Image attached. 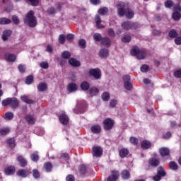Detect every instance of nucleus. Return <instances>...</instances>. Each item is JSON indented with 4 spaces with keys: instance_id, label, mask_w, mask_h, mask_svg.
Instances as JSON below:
<instances>
[{
    "instance_id": "57",
    "label": "nucleus",
    "mask_w": 181,
    "mask_h": 181,
    "mask_svg": "<svg viewBox=\"0 0 181 181\" xmlns=\"http://www.w3.org/2000/svg\"><path fill=\"white\" fill-rule=\"evenodd\" d=\"M173 12H178L180 13L181 12V7L180 5L179 4H175L173 7Z\"/></svg>"
},
{
    "instance_id": "52",
    "label": "nucleus",
    "mask_w": 181,
    "mask_h": 181,
    "mask_svg": "<svg viewBox=\"0 0 181 181\" xmlns=\"http://www.w3.org/2000/svg\"><path fill=\"white\" fill-rule=\"evenodd\" d=\"M7 144L11 148H14V146H15V140L13 139H8L7 140Z\"/></svg>"
},
{
    "instance_id": "39",
    "label": "nucleus",
    "mask_w": 181,
    "mask_h": 181,
    "mask_svg": "<svg viewBox=\"0 0 181 181\" xmlns=\"http://www.w3.org/2000/svg\"><path fill=\"white\" fill-rule=\"evenodd\" d=\"M93 39L94 40H95L96 42H102L103 41V37L101 36V34L100 33H95L93 35Z\"/></svg>"
},
{
    "instance_id": "18",
    "label": "nucleus",
    "mask_w": 181,
    "mask_h": 181,
    "mask_svg": "<svg viewBox=\"0 0 181 181\" xmlns=\"http://www.w3.org/2000/svg\"><path fill=\"white\" fill-rule=\"evenodd\" d=\"M18 161L19 162L20 166H21V168H25V166L28 165V161L23 156H18Z\"/></svg>"
},
{
    "instance_id": "21",
    "label": "nucleus",
    "mask_w": 181,
    "mask_h": 181,
    "mask_svg": "<svg viewBox=\"0 0 181 181\" xmlns=\"http://www.w3.org/2000/svg\"><path fill=\"white\" fill-rule=\"evenodd\" d=\"M160 153L161 156H169V149L168 148H160Z\"/></svg>"
},
{
    "instance_id": "46",
    "label": "nucleus",
    "mask_w": 181,
    "mask_h": 181,
    "mask_svg": "<svg viewBox=\"0 0 181 181\" xmlns=\"http://www.w3.org/2000/svg\"><path fill=\"white\" fill-rule=\"evenodd\" d=\"M33 176L35 179H39V177H40V173H39V170L34 169L33 170Z\"/></svg>"
},
{
    "instance_id": "19",
    "label": "nucleus",
    "mask_w": 181,
    "mask_h": 181,
    "mask_svg": "<svg viewBox=\"0 0 181 181\" xmlns=\"http://www.w3.org/2000/svg\"><path fill=\"white\" fill-rule=\"evenodd\" d=\"M21 100H23V103H25V104H29L30 105H31L32 104H35V101L29 99V98H28V96L26 95H22L21 97Z\"/></svg>"
},
{
    "instance_id": "51",
    "label": "nucleus",
    "mask_w": 181,
    "mask_h": 181,
    "mask_svg": "<svg viewBox=\"0 0 181 181\" xmlns=\"http://www.w3.org/2000/svg\"><path fill=\"white\" fill-rule=\"evenodd\" d=\"M9 132H10L9 128H4L0 130L1 135H6L7 134H9Z\"/></svg>"
},
{
    "instance_id": "25",
    "label": "nucleus",
    "mask_w": 181,
    "mask_h": 181,
    "mask_svg": "<svg viewBox=\"0 0 181 181\" xmlns=\"http://www.w3.org/2000/svg\"><path fill=\"white\" fill-rule=\"evenodd\" d=\"M132 23L129 21H126L122 23V28L124 29V30H129L131 29Z\"/></svg>"
},
{
    "instance_id": "31",
    "label": "nucleus",
    "mask_w": 181,
    "mask_h": 181,
    "mask_svg": "<svg viewBox=\"0 0 181 181\" xmlns=\"http://www.w3.org/2000/svg\"><path fill=\"white\" fill-rule=\"evenodd\" d=\"M122 42L123 43H129L131 42V35H124L122 37Z\"/></svg>"
},
{
    "instance_id": "10",
    "label": "nucleus",
    "mask_w": 181,
    "mask_h": 181,
    "mask_svg": "<svg viewBox=\"0 0 181 181\" xmlns=\"http://www.w3.org/2000/svg\"><path fill=\"white\" fill-rule=\"evenodd\" d=\"M69 64L71 66H73V67H80V66H81V64L80 63V61H78L74 58L69 59Z\"/></svg>"
},
{
    "instance_id": "29",
    "label": "nucleus",
    "mask_w": 181,
    "mask_h": 181,
    "mask_svg": "<svg viewBox=\"0 0 181 181\" xmlns=\"http://www.w3.org/2000/svg\"><path fill=\"white\" fill-rule=\"evenodd\" d=\"M119 153L121 158H125L129 153V151L127 148H122L119 150Z\"/></svg>"
},
{
    "instance_id": "36",
    "label": "nucleus",
    "mask_w": 181,
    "mask_h": 181,
    "mask_svg": "<svg viewBox=\"0 0 181 181\" xmlns=\"http://www.w3.org/2000/svg\"><path fill=\"white\" fill-rule=\"evenodd\" d=\"M8 62H13L15 60H16V55L13 54H9L6 56Z\"/></svg>"
},
{
    "instance_id": "55",
    "label": "nucleus",
    "mask_w": 181,
    "mask_h": 181,
    "mask_svg": "<svg viewBox=\"0 0 181 181\" xmlns=\"http://www.w3.org/2000/svg\"><path fill=\"white\" fill-rule=\"evenodd\" d=\"M169 36H170V37H173V38L176 37L177 36V33L175 30H171L169 32Z\"/></svg>"
},
{
    "instance_id": "56",
    "label": "nucleus",
    "mask_w": 181,
    "mask_h": 181,
    "mask_svg": "<svg viewBox=\"0 0 181 181\" xmlns=\"http://www.w3.org/2000/svg\"><path fill=\"white\" fill-rule=\"evenodd\" d=\"M129 141L132 145H138V139L136 137H130Z\"/></svg>"
},
{
    "instance_id": "23",
    "label": "nucleus",
    "mask_w": 181,
    "mask_h": 181,
    "mask_svg": "<svg viewBox=\"0 0 181 181\" xmlns=\"http://www.w3.org/2000/svg\"><path fill=\"white\" fill-rule=\"evenodd\" d=\"M157 175H159L161 177L166 176V172L165 171V168L160 166L157 170Z\"/></svg>"
},
{
    "instance_id": "8",
    "label": "nucleus",
    "mask_w": 181,
    "mask_h": 181,
    "mask_svg": "<svg viewBox=\"0 0 181 181\" xmlns=\"http://www.w3.org/2000/svg\"><path fill=\"white\" fill-rule=\"evenodd\" d=\"M59 121L62 125H67L69 124V117L64 113H62L59 117Z\"/></svg>"
},
{
    "instance_id": "45",
    "label": "nucleus",
    "mask_w": 181,
    "mask_h": 181,
    "mask_svg": "<svg viewBox=\"0 0 181 181\" xmlns=\"http://www.w3.org/2000/svg\"><path fill=\"white\" fill-rule=\"evenodd\" d=\"M102 100L103 101H108L110 100V93L108 92H105L102 94Z\"/></svg>"
},
{
    "instance_id": "64",
    "label": "nucleus",
    "mask_w": 181,
    "mask_h": 181,
    "mask_svg": "<svg viewBox=\"0 0 181 181\" xmlns=\"http://www.w3.org/2000/svg\"><path fill=\"white\" fill-rule=\"evenodd\" d=\"M174 76L175 77H176L177 78H181V69H179L177 71H176L174 73Z\"/></svg>"
},
{
    "instance_id": "47",
    "label": "nucleus",
    "mask_w": 181,
    "mask_h": 181,
    "mask_svg": "<svg viewBox=\"0 0 181 181\" xmlns=\"http://www.w3.org/2000/svg\"><path fill=\"white\" fill-rule=\"evenodd\" d=\"M79 169V172L80 173H81V175H84V173H86V172H87V168H86V165H81L78 168Z\"/></svg>"
},
{
    "instance_id": "28",
    "label": "nucleus",
    "mask_w": 181,
    "mask_h": 181,
    "mask_svg": "<svg viewBox=\"0 0 181 181\" xmlns=\"http://www.w3.org/2000/svg\"><path fill=\"white\" fill-rule=\"evenodd\" d=\"M95 22L96 26L98 28V29H103V28H104V25L101 24V18H100V16H95Z\"/></svg>"
},
{
    "instance_id": "34",
    "label": "nucleus",
    "mask_w": 181,
    "mask_h": 181,
    "mask_svg": "<svg viewBox=\"0 0 181 181\" xmlns=\"http://www.w3.org/2000/svg\"><path fill=\"white\" fill-rule=\"evenodd\" d=\"M11 20L5 17L0 18V25H9Z\"/></svg>"
},
{
    "instance_id": "26",
    "label": "nucleus",
    "mask_w": 181,
    "mask_h": 181,
    "mask_svg": "<svg viewBox=\"0 0 181 181\" xmlns=\"http://www.w3.org/2000/svg\"><path fill=\"white\" fill-rule=\"evenodd\" d=\"M25 121L28 122V124H31V125H33L35 124V117L30 115H27L25 116Z\"/></svg>"
},
{
    "instance_id": "41",
    "label": "nucleus",
    "mask_w": 181,
    "mask_h": 181,
    "mask_svg": "<svg viewBox=\"0 0 181 181\" xmlns=\"http://www.w3.org/2000/svg\"><path fill=\"white\" fill-rule=\"evenodd\" d=\"M99 15H106L108 13V8L106 7L101 8L98 10Z\"/></svg>"
},
{
    "instance_id": "50",
    "label": "nucleus",
    "mask_w": 181,
    "mask_h": 181,
    "mask_svg": "<svg viewBox=\"0 0 181 181\" xmlns=\"http://www.w3.org/2000/svg\"><path fill=\"white\" fill-rule=\"evenodd\" d=\"M33 83V76L30 75L25 79L26 84H32Z\"/></svg>"
},
{
    "instance_id": "16",
    "label": "nucleus",
    "mask_w": 181,
    "mask_h": 181,
    "mask_svg": "<svg viewBox=\"0 0 181 181\" xmlns=\"http://www.w3.org/2000/svg\"><path fill=\"white\" fill-rule=\"evenodd\" d=\"M4 173L6 175H7V176L13 175V173H15V167L10 166V167L5 168Z\"/></svg>"
},
{
    "instance_id": "38",
    "label": "nucleus",
    "mask_w": 181,
    "mask_h": 181,
    "mask_svg": "<svg viewBox=\"0 0 181 181\" xmlns=\"http://www.w3.org/2000/svg\"><path fill=\"white\" fill-rule=\"evenodd\" d=\"M28 4L32 6H39V0H25Z\"/></svg>"
},
{
    "instance_id": "30",
    "label": "nucleus",
    "mask_w": 181,
    "mask_h": 181,
    "mask_svg": "<svg viewBox=\"0 0 181 181\" xmlns=\"http://www.w3.org/2000/svg\"><path fill=\"white\" fill-rule=\"evenodd\" d=\"M149 163L151 165V166H159V160L156 159V158H151L149 160Z\"/></svg>"
},
{
    "instance_id": "60",
    "label": "nucleus",
    "mask_w": 181,
    "mask_h": 181,
    "mask_svg": "<svg viewBox=\"0 0 181 181\" xmlns=\"http://www.w3.org/2000/svg\"><path fill=\"white\" fill-rule=\"evenodd\" d=\"M11 19H12L13 23H15V25H19V18H18V16H13Z\"/></svg>"
},
{
    "instance_id": "5",
    "label": "nucleus",
    "mask_w": 181,
    "mask_h": 181,
    "mask_svg": "<svg viewBox=\"0 0 181 181\" xmlns=\"http://www.w3.org/2000/svg\"><path fill=\"white\" fill-rule=\"evenodd\" d=\"M92 153L95 158H100L103 155V148L101 147H93L92 148Z\"/></svg>"
},
{
    "instance_id": "33",
    "label": "nucleus",
    "mask_w": 181,
    "mask_h": 181,
    "mask_svg": "<svg viewBox=\"0 0 181 181\" xmlns=\"http://www.w3.org/2000/svg\"><path fill=\"white\" fill-rule=\"evenodd\" d=\"M169 165L172 170H177L179 169V165L175 161L170 162Z\"/></svg>"
},
{
    "instance_id": "2",
    "label": "nucleus",
    "mask_w": 181,
    "mask_h": 181,
    "mask_svg": "<svg viewBox=\"0 0 181 181\" xmlns=\"http://www.w3.org/2000/svg\"><path fill=\"white\" fill-rule=\"evenodd\" d=\"M24 23L30 26V28H35L37 25V21L36 17H35V13L33 11H30L26 13L24 18Z\"/></svg>"
},
{
    "instance_id": "9",
    "label": "nucleus",
    "mask_w": 181,
    "mask_h": 181,
    "mask_svg": "<svg viewBox=\"0 0 181 181\" xmlns=\"http://www.w3.org/2000/svg\"><path fill=\"white\" fill-rule=\"evenodd\" d=\"M119 174L116 170H112V175L108 177L107 181H117Z\"/></svg>"
},
{
    "instance_id": "11",
    "label": "nucleus",
    "mask_w": 181,
    "mask_h": 181,
    "mask_svg": "<svg viewBox=\"0 0 181 181\" xmlns=\"http://www.w3.org/2000/svg\"><path fill=\"white\" fill-rule=\"evenodd\" d=\"M67 90L69 93H74L77 91V85L74 83H71L68 85Z\"/></svg>"
},
{
    "instance_id": "22",
    "label": "nucleus",
    "mask_w": 181,
    "mask_h": 181,
    "mask_svg": "<svg viewBox=\"0 0 181 181\" xmlns=\"http://www.w3.org/2000/svg\"><path fill=\"white\" fill-rule=\"evenodd\" d=\"M37 90L38 91H46L47 90V85L45 83H39L37 86Z\"/></svg>"
},
{
    "instance_id": "27",
    "label": "nucleus",
    "mask_w": 181,
    "mask_h": 181,
    "mask_svg": "<svg viewBox=\"0 0 181 181\" xmlns=\"http://www.w3.org/2000/svg\"><path fill=\"white\" fill-rule=\"evenodd\" d=\"M81 88L83 90V91H87L88 88H90V83L87 81H83L81 84Z\"/></svg>"
},
{
    "instance_id": "32",
    "label": "nucleus",
    "mask_w": 181,
    "mask_h": 181,
    "mask_svg": "<svg viewBox=\"0 0 181 181\" xmlns=\"http://www.w3.org/2000/svg\"><path fill=\"white\" fill-rule=\"evenodd\" d=\"M13 113L11 112H8L4 115V118L5 119H7V121H11V119H13Z\"/></svg>"
},
{
    "instance_id": "61",
    "label": "nucleus",
    "mask_w": 181,
    "mask_h": 181,
    "mask_svg": "<svg viewBox=\"0 0 181 181\" xmlns=\"http://www.w3.org/2000/svg\"><path fill=\"white\" fill-rule=\"evenodd\" d=\"M66 181H76V178L74 177V175H69L66 177Z\"/></svg>"
},
{
    "instance_id": "20",
    "label": "nucleus",
    "mask_w": 181,
    "mask_h": 181,
    "mask_svg": "<svg viewBox=\"0 0 181 181\" xmlns=\"http://www.w3.org/2000/svg\"><path fill=\"white\" fill-rule=\"evenodd\" d=\"M101 45L105 46V47H109V46H111V40L109 37L103 38Z\"/></svg>"
},
{
    "instance_id": "49",
    "label": "nucleus",
    "mask_w": 181,
    "mask_h": 181,
    "mask_svg": "<svg viewBox=\"0 0 181 181\" xmlns=\"http://www.w3.org/2000/svg\"><path fill=\"white\" fill-rule=\"evenodd\" d=\"M140 69H141V71H142V73H146L149 70V66H148L146 64H144L141 66Z\"/></svg>"
},
{
    "instance_id": "37",
    "label": "nucleus",
    "mask_w": 181,
    "mask_h": 181,
    "mask_svg": "<svg viewBox=\"0 0 181 181\" xmlns=\"http://www.w3.org/2000/svg\"><path fill=\"white\" fill-rule=\"evenodd\" d=\"M12 103V98H8L6 100H2L1 104L4 107H6L7 105H10Z\"/></svg>"
},
{
    "instance_id": "14",
    "label": "nucleus",
    "mask_w": 181,
    "mask_h": 181,
    "mask_svg": "<svg viewBox=\"0 0 181 181\" xmlns=\"http://www.w3.org/2000/svg\"><path fill=\"white\" fill-rule=\"evenodd\" d=\"M151 145L152 144H151V141H149L148 140H144L141 143V146L143 149H149V148H151Z\"/></svg>"
},
{
    "instance_id": "53",
    "label": "nucleus",
    "mask_w": 181,
    "mask_h": 181,
    "mask_svg": "<svg viewBox=\"0 0 181 181\" xmlns=\"http://www.w3.org/2000/svg\"><path fill=\"white\" fill-rule=\"evenodd\" d=\"M78 45L81 46V49H86V40L81 39L78 41Z\"/></svg>"
},
{
    "instance_id": "40",
    "label": "nucleus",
    "mask_w": 181,
    "mask_h": 181,
    "mask_svg": "<svg viewBox=\"0 0 181 181\" xmlns=\"http://www.w3.org/2000/svg\"><path fill=\"white\" fill-rule=\"evenodd\" d=\"M181 18V14L179 12L173 11V18L174 21H179Z\"/></svg>"
},
{
    "instance_id": "48",
    "label": "nucleus",
    "mask_w": 181,
    "mask_h": 181,
    "mask_svg": "<svg viewBox=\"0 0 181 181\" xmlns=\"http://www.w3.org/2000/svg\"><path fill=\"white\" fill-rule=\"evenodd\" d=\"M47 12L49 15H54V13H56V12H57V11L56 10V8H54V7H49L47 8Z\"/></svg>"
},
{
    "instance_id": "54",
    "label": "nucleus",
    "mask_w": 181,
    "mask_h": 181,
    "mask_svg": "<svg viewBox=\"0 0 181 181\" xmlns=\"http://www.w3.org/2000/svg\"><path fill=\"white\" fill-rule=\"evenodd\" d=\"M40 66L42 69H49V63L47 62H42L40 64Z\"/></svg>"
},
{
    "instance_id": "7",
    "label": "nucleus",
    "mask_w": 181,
    "mask_h": 181,
    "mask_svg": "<svg viewBox=\"0 0 181 181\" xmlns=\"http://www.w3.org/2000/svg\"><path fill=\"white\" fill-rule=\"evenodd\" d=\"M105 124V129L107 131H110V129H112V127H114V122L111 119H106L104 121Z\"/></svg>"
},
{
    "instance_id": "24",
    "label": "nucleus",
    "mask_w": 181,
    "mask_h": 181,
    "mask_svg": "<svg viewBox=\"0 0 181 181\" xmlns=\"http://www.w3.org/2000/svg\"><path fill=\"white\" fill-rule=\"evenodd\" d=\"M11 105L12 108H18L19 107V100L15 98H11Z\"/></svg>"
},
{
    "instance_id": "15",
    "label": "nucleus",
    "mask_w": 181,
    "mask_h": 181,
    "mask_svg": "<svg viewBox=\"0 0 181 181\" xmlns=\"http://www.w3.org/2000/svg\"><path fill=\"white\" fill-rule=\"evenodd\" d=\"M109 54L110 52L107 49H101L99 52V56L100 57H102V59H105Z\"/></svg>"
},
{
    "instance_id": "35",
    "label": "nucleus",
    "mask_w": 181,
    "mask_h": 181,
    "mask_svg": "<svg viewBox=\"0 0 181 181\" xmlns=\"http://www.w3.org/2000/svg\"><path fill=\"white\" fill-rule=\"evenodd\" d=\"M130 176H131V174L129 173V171L127 170H124L122 172V177L123 179H129Z\"/></svg>"
},
{
    "instance_id": "3",
    "label": "nucleus",
    "mask_w": 181,
    "mask_h": 181,
    "mask_svg": "<svg viewBox=\"0 0 181 181\" xmlns=\"http://www.w3.org/2000/svg\"><path fill=\"white\" fill-rule=\"evenodd\" d=\"M132 56H136L139 60H144L145 57L146 56V53L144 52V50L139 49L138 47H134L131 50Z\"/></svg>"
},
{
    "instance_id": "6",
    "label": "nucleus",
    "mask_w": 181,
    "mask_h": 181,
    "mask_svg": "<svg viewBox=\"0 0 181 181\" xmlns=\"http://www.w3.org/2000/svg\"><path fill=\"white\" fill-rule=\"evenodd\" d=\"M30 172H29L28 170L21 169L18 170L16 173L17 176H20V177H28L29 175H30Z\"/></svg>"
},
{
    "instance_id": "12",
    "label": "nucleus",
    "mask_w": 181,
    "mask_h": 181,
    "mask_svg": "<svg viewBox=\"0 0 181 181\" xmlns=\"http://www.w3.org/2000/svg\"><path fill=\"white\" fill-rule=\"evenodd\" d=\"M88 93L90 97H95V95H98L99 90L96 87H92L89 89Z\"/></svg>"
},
{
    "instance_id": "58",
    "label": "nucleus",
    "mask_w": 181,
    "mask_h": 181,
    "mask_svg": "<svg viewBox=\"0 0 181 181\" xmlns=\"http://www.w3.org/2000/svg\"><path fill=\"white\" fill-rule=\"evenodd\" d=\"M31 159L33 160V162H37V160H39V155L36 153H33L31 155Z\"/></svg>"
},
{
    "instance_id": "17",
    "label": "nucleus",
    "mask_w": 181,
    "mask_h": 181,
    "mask_svg": "<svg viewBox=\"0 0 181 181\" xmlns=\"http://www.w3.org/2000/svg\"><path fill=\"white\" fill-rule=\"evenodd\" d=\"M12 35V31L11 30H6L3 33L2 39L4 42L8 40V38Z\"/></svg>"
},
{
    "instance_id": "62",
    "label": "nucleus",
    "mask_w": 181,
    "mask_h": 181,
    "mask_svg": "<svg viewBox=\"0 0 181 181\" xmlns=\"http://www.w3.org/2000/svg\"><path fill=\"white\" fill-rule=\"evenodd\" d=\"M124 87L126 90H131V88H132V83L130 82H124Z\"/></svg>"
},
{
    "instance_id": "1",
    "label": "nucleus",
    "mask_w": 181,
    "mask_h": 181,
    "mask_svg": "<svg viewBox=\"0 0 181 181\" xmlns=\"http://www.w3.org/2000/svg\"><path fill=\"white\" fill-rule=\"evenodd\" d=\"M117 8L119 16H124V15H126L127 19H132L134 18V11L130 8H127L125 10V4L124 2H119L117 4Z\"/></svg>"
},
{
    "instance_id": "59",
    "label": "nucleus",
    "mask_w": 181,
    "mask_h": 181,
    "mask_svg": "<svg viewBox=\"0 0 181 181\" xmlns=\"http://www.w3.org/2000/svg\"><path fill=\"white\" fill-rule=\"evenodd\" d=\"M165 8H172L173 6V1H167L165 3Z\"/></svg>"
},
{
    "instance_id": "42",
    "label": "nucleus",
    "mask_w": 181,
    "mask_h": 181,
    "mask_svg": "<svg viewBox=\"0 0 181 181\" xmlns=\"http://www.w3.org/2000/svg\"><path fill=\"white\" fill-rule=\"evenodd\" d=\"M71 57V54H70V52L69 51H64L62 53V57L63 59H67Z\"/></svg>"
},
{
    "instance_id": "4",
    "label": "nucleus",
    "mask_w": 181,
    "mask_h": 181,
    "mask_svg": "<svg viewBox=\"0 0 181 181\" xmlns=\"http://www.w3.org/2000/svg\"><path fill=\"white\" fill-rule=\"evenodd\" d=\"M90 76H92L95 80H100L101 78V70L100 69H91L89 71Z\"/></svg>"
},
{
    "instance_id": "43",
    "label": "nucleus",
    "mask_w": 181,
    "mask_h": 181,
    "mask_svg": "<svg viewBox=\"0 0 181 181\" xmlns=\"http://www.w3.org/2000/svg\"><path fill=\"white\" fill-rule=\"evenodd\" d=\"M44 168H45L46 172H51L53 166L52 165V163H46L44 165Z\"/></svg>"
},
{
    "instance_id": "44",
    "label": "nucleus",
    "mask_w": 181,
    "mask_h": 181,
    "mask_svg": "<svg viewBox=\"0 0 181 181\" xmlns=\"http://www.w3.org/2000/svg\"><path fill=\"white\" fill-rule=\"evenodd\" d=\"M59 43L61 45H64L66 43V36L63 34L59 36Z\"/></svg>"
},
{
    "instance_id": "63",
    "label": "nucleus",
    "mask_w": 181,
    "mask_h": 181,
    "mask_svg": "<svg viewBox=\"0 0 181 181\" xmlns=\"http://www.w3.org/2000/svg\"><path fill=\"white\" fill-rule=\"evenodd\" d=\"M171 136H172V133H170V132H168L167 133L163 135V138L164 139H169V138H171Z\"/></svg>"
},
{
    "instance_id": "13",
    "label": "nucleus",
    "mask_w": 181,
    "mask_h": 181,
    "mask_svg": "<svg viewBox=\"0 0 181 181\" xmlns=\"http://www.w3.org/2000/svg\"><path fill=\"white\" fill-rule=\"evenodd\" d=\"M90 131H92L93 134H100L101 132V126L95 124L91 127Z\"/></svg>"
}]
</instances>
